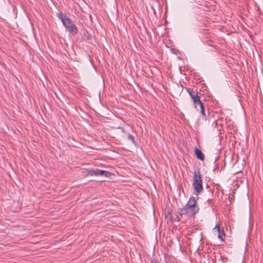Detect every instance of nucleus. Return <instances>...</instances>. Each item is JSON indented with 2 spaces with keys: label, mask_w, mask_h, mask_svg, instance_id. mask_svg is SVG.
I'll list each match as a JSON object with an SVG mask.
<instances>
[{
  "label": "nucleus",
  "mask_w": 263,
  "mask_h": 263,
  "mask_svg": "<svg viewBox=\"0 0 263 263\" xmlns=\"http://www.w3.org/2000/svg\"><path fill=\"white\" fill-rule=\"evenodd\" d=\"M213 231L217 233L218 235V238L222 241H223L226 237V235L224 230L223 229H221L220 226L218 224H216L215 228L213 229Z\"/></svg>",
  "instance_id": "6"
},
{
  "label": "nucleus",
  "mask_w": 263,
  "mask_h": 263,
  "mask_svg": "<svg viewBox=\"0 0 263 263\" xmlns=\"http://www.w3.org/2000/svg\"><path fill=\"white\" fill-rule=\"evenodd\" d=\"M195 154L196 156V157L201 160H203L204 159V155L202 153V152L198 148H195Z\"/></svg>",
  "instance_id": "7"
},
{
  "label": "nucleus",
  "mask_w": 263,
  "mask_h": 263,
  "mask_svg": "<svg viewBox=\"0 0 263 263\" xmlns=\"http://www.w3.org/2000/svg\"><path fill=\"white\" fill-rule=\"evenodd\" d=\"M222 121L220 119L217 120L213 122V124H215V126H217L218 125H220L221 127L222 126V123H221Z\"/></svg>",
  "instance_id": "9"
},
{
  "label": "nucleus",
  "mask_w": 263,
  "mask_h": 263,
  "mask_svg": "<svg viewBox=\"0 0 263 263\" xmlns=\"http://www.w3.org/2000/svg\"><path fill=\"white\" fill-rule=\"evenodd\" d=\"M199 210V208L195 197L191 196L184 206L178 209L177 215V221H180L183 215H186L189 217L194 216Z\"/></svg>",
  "instance_id": "1"
},
{
  "label": "nucleus",
  "mask_w": 263,
  "mask_h": 263,
  "mask_svg": "<svg viewBox=\"0 0 263 263\" xmlns=\"http://www.w3.org/2000/svg\"><path fill=\"white\" fill-rule=\"evenodd\" d=\"M185 89L190 95L195 108L198 110V107H201L203 104V103L200 100V95H199L200 93L198 92L196 90H194V89L191 88H186Z\"/></svg>",
  "instance_id": "4"
},
{
  "label": "nucleus",
  "mask_w": 263,
  "mask_h": 263,
  "mask_svg": "<svg viewBox=\"0 0 263 263\" xmlns=\"http://www.w3.org/2000/svg\"><path fill=\"white\" fill-rule=\"evenodd\" d=\"M88 174L90 176H104L106 177H108L110 176V173L109 172L99 169L89 170Z\"/></svg>",
  "instance_id": "5"
},
{
  "label": "nucleus",
  "mask_w": 263,
  "mask_h": 263,
  "mask_svg": "<svg viewBox=\"0 0 263 263\" xmlns=\"http://www.w3.org/2000/svg\"><path fill=\"white\" fill-rule=\"evenodd\" d=\"M198 107H199V108L198 109V110H200V112L201 114L202 115L203 118H204V120L206 121L207 120V118H206V114L205 112L204 108L203 107V104L202 105L201 107V106H198Z\"/></svg>",
  "instance_id": "8"
},
{
  "label": "nucleus",
  "mask_w": 263,
  "mask_h": 263,
  "mask_svg": "<svg viewBox=\"0 0 263 263\" xmlns=\"http://www.w3.org/2000/svg\"><path fill=\"white\" fill-rule=\"evenodd\" d=\"M193 186L196 192V195H198L202 193L203 191L202 177L199 169L195 170L193 174Z\"/></svg>",
  "instance_id": "3"
},
{
  "label": "nucleus",
  "mask_w": 263,
  "mask_h": 263,
  "mask_svg": "<svg viewBox=\"0 0 263 263\" xmlns=\"http://www.w3.org/2000/svg\"><path fill=\"white\" fill-rule=\"evenodd\" d=\"M127 138L128 140H131L134 143H135L134 136L133 135H132L131 134L128 135Z\"/></svg>",
  "instance_id": "10"
},
{
  "label": "nucleus",
  "mask_w": 263,
  "mask_h": 263,
  "mask_svg": "<svg viewBox=\"0 0 263 263\" xmlns=\"http://www.w3.org/2000/svg\"><path fill=\"white\" fill-rule=\"evenodd\" d=\"M206 188L209 189V192L213 195V190L208 186H206Z\"/></svg>",
  "instance_id": "11"
},
{
  "label": "nucleus",
  "mask_w": 263,
  "mask_h": 263,
  "mask_svg": "<svg viewBox=\"0 0 263 263\" xmlns=\"http://www.w3.org/2000/svg\"><path fill=\"white\" fill-rule=\"evenodd\" d=\"M57 17L61 21L64 27L73 35L77 34L78 32V29L71 20L64 14L62 12H59L57 14Z\"/></svg>",
  "instance_id": "2"
},
{
  "label": "nucleus",
  "mask_w": 263,
  "mask_h": 263,
  "mask_svg": "<svg viewBox=\"0 0 263 263\" xmlns=\"http://www.w3.org/2000/svg\"><path fill=\"white\" fill-rule=\"evenodd\" d=\"M151 263H158V262L156 260H152Z\"/></svg>",
  "instance_id": "12"
}]
</instances>
